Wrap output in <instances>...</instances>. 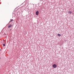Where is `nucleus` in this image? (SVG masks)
Instances as JSON below:
<instances>
[{"label":"nucleus","mask_w":74,"mask_h":74,"mask_svg":"<svg viewBox=\"0 0 74 74\" xmlns=\"http://www.w3.org/2000/svg\"><path fill=\"white\" fill-rule=\"evenodd\" d=\"M52 66L53 68H56V67H57V65H56V64H54Z\"/></svg>","instance_id":"f257e3e1"},{"label":"nucleus","mask_w":74,"mask_h":74,"mask_svg":"<svg viewBox=\"0 0 74 74\" xmlns=\"http://www.w3.org/2000/svg\"><path fill=\"white\" fill-rule=\"evenodd\" d=\"M36 15H38V14H39V12H38V11H37L36 12Z\"/></svg>","instance_id":"f03ea898"},{"label":"nucleus","mask_w":74,"mask_h":74,"mask_svg":"<svg viewBox=\"0 0 74 74\" xmlns=\"http://www.w3.org/2000/svg\"><path fill=\"white\" fill-rule=\"evenodd\" d=\"M68 13V14H72V11H69Z\"/></svg>","instance_id":"7ed1b4c3"},{"label":"nucleus","mask_w":74,"mask_h":74,"mask_svg":"<svg viewBox=\"0 0 74 74\" xmlns=\"http://www.w3.org/2000/svg\"><path fill=\"white\" fill-rule=\"evenodd\" d=\"M12 26V25H10L8 27V28H10V27H11Z\"/></svg>","instance_id":"20e7f679"},{"label":"nucleus","mask_w":74,"mask_h":74,"mask_svg":"<svg viewBox=\"0 0 74 74\" xmlns=\"http://www.w3.org/2000/svg\"><path fill=\"white\" fill-rule=\"evenodd\" d=\"M59 37H60V36H61V35H60L59 34H58L57 35Z\"/></svg>","instance_id":"39448f33"},{"label":"nucleus","mask_w":74,"mask_h":74,"mask_svg":"<svg viewBox=\"0 0 74 74\" xmlns=\"http://www.w3.org/2000/svg\"><path fill=\"white\" fill-rule=\"evenodd\" d=\"M3 46L4 47H5V44H3Z\"/></svg>","instance_id":"423d86ee"},{"label":"nucleus","mask_w":74,"mask_h":74,"mask_svg":"<svg viewBox=\"0 0 74 74\" xmlns=\"http://www.w3.org/2000/svg\"><path fill=\"white\" fill-rule=\"evenodd\" d=\"M12 21H13V19L11 20V21L12 22Z\"/></svg>","instance_id":"0eeeda50"},{"label":"nucleus","mask_w":74,"mask_h":74,"mask_svg":"<svg viewBox=\"0 0 74 74\" xmlns=\"http://www.w3.org/2000/svg\"><path fill=\"white\" fill-rule=\"evenodd\" d=\"M1 51V50L0 49V51Z\"/></svg>","instance_id":"6e6552de"}]
</instances>
